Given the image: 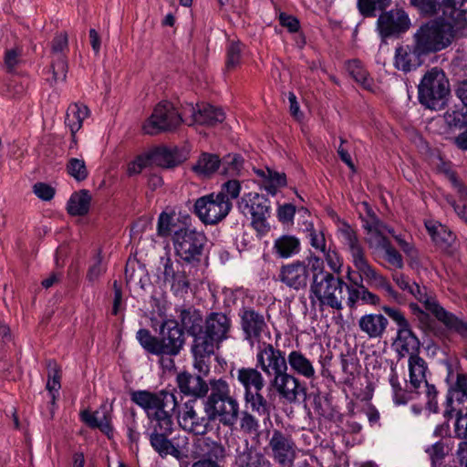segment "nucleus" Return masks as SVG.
Instances as JSON below:
<instances>
[{"mask_svg":"<svg viewBox=\"0 0 467 467\" xmlns=\"http://www.w3.org/2000/svg\"><path fill=\"white\" fill-rule=\"evenodd\" d=\"M184 123L189 126L202 125V126H214L222 123L225 115L224 112L216 107L210 104H197L187 103L183 106Z\"/></svg>","mask_w":467,"mask_h":467,"instance_id":"4468645a","label":"nucleus"},{"mask_svg":"<svg viewBox=\"0 0 467 467\" xmlns=\"http://www.w3.org/2000/svg\"><path fill=\"white\" fill-rule=\"evenodd\" d=\"M430 311L435 317L441 322L448 330L456 333L462 339L467 340V321L460 318L454 314L446 311L442 306H440L438 301L435 299L429 303Z\"/></svg>","mask_w":467,"mask_h":467,"instance_id":"b1692460","label":"nucleus"},{"mask_svg":"<svg viewBox=\"0 0 467 467\" xmlns=\"http://www.w3.org/2000/svg\"><path fill=\"white\" fill-rule=\"evenodd\" d=\"M177 383L182 393L193 397H203L209 389L208 385L200 376L191 375L187 372L180 373L177 376Z\"/></svg>","mask_w":467,"mask_h":467,"instance_id":"2f4dec72","label":"nucleus"},{"mask_svg":"<svg viewBox=\"0 0 467 467\" xmlns=\"http://www.w3.org/2000/svg\"><path fill=\"white\" fill-rule=\"evenodd\" d=\"M348 71L353 77V78L364 88L368 90L372 89L373 81L370 78H368L367 71L363 68L359 61L353 60L348 62Z\"/></svg>","mask_w":467,"mask_h":467,"instance_id":"c03bdc74","label":"nucleus"},{"mask_svg":"<svg viewBox=\"0 0 467 467\" xmlns=\"http://www.w3.org/2000/svg\"><path fill=\"white\" fill-rule=\"evenodd\" d=\"M111 407L107 405H102L100 408L94 411L90 412L88 410H83L80 413V419L83 422L88 425L91 428H98L102 432L109 436L112 431V415H111Z\"/></svg>","mask_w":467,"mask_h":467,"instance_id":"a878e982","label":"nucleus"},{"mask_svg":"<svg viewBox=\"0 0 467 467\" xmlns=\"http://www.w3.org/2000/svg\"><path fill=\"white\" fill-rule=\"evenodd\" d=\"M236 379L244 391H261L265 387V379L258 368H240L236 370Z\"/></svg>","mask_w":467,"mask_h":467,"instance_id":"c9c22d12","label":"nucleus"},{"mask_svg":"<svg viewBox=\"0 0 467 467\" xmlns=\"http://www.w3.org/2000/svg\"><path fill=\"white\" fill-rule=\"evenodd\" d=\"M52 74H53V82H64L67 78V63L66 59L59 55L52 63Z\"/></svg>","mask_w":467,"mask_h":467,"instance_id":"13d9d810","label":"nucleus"},{"mask_svg":"<svg viewBox=\"0 0 467 467\" xmlns=\"http://www.w3.org/2000/svg\"><path fill=\"white\" fill-rule=\"evenodd\" d=\"M231 326V320L226 315L223 313H212L206 318L202 331L221 344L223 340L228 338Z\"/></svg>","mask_w":467,"mask_h":467,"instance_id":"bb28decb","label":"nucleus"},{"mask_svg":"<svg viewBox=\"0 0 467 467\" xmlns=\"http://www.w3.org/2000/svg\"><path fill=\"white\" fill-rule=\"evenodd\" d=\"M393 280L400 289L409 292L417 300L421 302L426 310L430 307L429 303H431V301L436 299L431 294H429L428 289L425 286H420L414 282L410 283V279L402 274H394Z\"/></svg>","mask_w":467,"mask_h":467,"instance_id":"473e14b6","label":"nucleus"},{"mask_svg":"<svg viewBox=\"0 0 467 467\" xmlns=\"http://www.w3.org/2000/svg\"><path fill=\"white\" fill-rule=\"evenodd\" d=\"M286 362L291 370L306 379H316V369L313 362L300 350H292L287 356Z\"/></svg>","mask_w":467,"mask_h":467,"instance_id":"72a5a7b5","label":"nucleus"},{"mask_svg":"<svg viewBox=\"0 0 467 467\" xmlns=\"http://www.w3.org/2000/svg\"><path fill=\"white\" fill-rule=\"evenodd\" d=\"M210 394L204 404L205 413L210 420H218L221 424L232 427L240 412L238 400L232 395L231 387L223 379H211Z\"/></svg>","mask_w":467,"mask_h":467,"instance_id":"f03ea898","label":"nucleus"},{"mask_svg":"<svg viewBox=\"0 0 467 467\" xmlns=\"http://www.w3.org/2000/svg\"><path fill=\"white\" fill-rule=\"evenodd\" d=\"M150 163L152 162L150 153L139 155L128 163L127 172L130 176L137 175Z\"/></svg>","mask_w":467,"mask_h":467,"instance_id":"5fc2aeb1","label":"nucleus"},{"mask_svg":"<svg viewBox=\"0 0 467 467\" xmlns=\"http://www.w3.org/2000/svg\"><path fill=\"white\" fill-rule=\"evenodd\" d=\"M244 400L253 411L257 412L259 415L266 414L267 417L269 416L267 401L261 394V391H244Z\"/></svg>","mask_w":467,"mask_h":467,"instance_id":"37998d69","label":"nucleus"},{"mask_svg":"<svg viewBox=\"0 0 467 467\" xmlns=\"http://www.w3.org/2000/svg\"><path fill=\"white\" fill-rule=\"evenodd\" d=\"M241 192V184L237 180H229L222 185L221 191L218 193H223V197L236 199Z\"/></svg>","mask_w":467,"mask_h":467,"instance_id":"69168bd1","label":"nucleus"},{"mask_svg":"<svg viewBox=\"0 0 467 467\" xmlns=\"http://www.w3.org/2000/svg\"><path fill=\"white\" fill-rule=\"evenodd\" d=\"M89 114L88 108L81 103H74L67 108L65 123L72 135L70 148L77 145L76 133L82 128L83 121L89 117Z\"/></svg>","mask_w":467,"mask_h":467,"instance_id":"7c9ffc66","label":"nucleus"},{"mask_svg":"<svg viewBox=\"0 0 467 467\" xmlns=\"http://www.w3.org/2000/svg\"><path fill=\"white\" fill-rule=\"evenodd\" d=\"M238 208L243 214L251 217L252 224L257 231L267 228L266 220L270 215V202L267 198L257 192L245 193L238 202Z\"/></svg>","mask_w":467,"mask_h":467,"instance_id":"f8f14e48","label":"nucleus"},{"mask_svg":"<svg viewBox=\"0 0 467 467\" xmlns=\"http://www.w3.org/2000/svg\"><path fill=\"white\" fill-rule=\"evenodd\" d=\"M337 237L349 252L351 261L358 272L369 264L357 233L351 225L346 222H338L337 224Z\"/></svg>","mask_w":467,"mask_h":467,"instance_id":"dca6fc26","label":"nucleus"},{"mask_svg":"<svg viewBox=\"0 0 467 467\" xmlns=\"http://www.w3.org/2000/svg\"><path fill=\"white\" fill-rule=\"evenodd\" d=\"M271 456L275 462L283 467L293 465L296 458V445L290 435L275 430L269 440Z\"/></svg>","mask_w":467,"mask_h":467,"instance_id":"2eb2a0df","label":"nucleus"},{"mask_svg":"<svg viewBox=\"0 0 467 467\" xmlns=\"http://www.w3.org/2000/svg\"><path fill=\"white\" fill-rule=\"evenodd\" d=\"M159 425H161V422L151 424L152 431L150 434V445L161 457L171 455L179 459L182 454L181 451L168 439V436L172 432V419H170V426L167 429H161Z\"/></svg>","mask_w":467,"mask_h":467,"instance_id":"412c9836","label":"nucleus"},{"mask_svg":"<svg viewBox=\"0 0 467 467\" xmlns=\"http://www.w3.org/2000/svg\"><path fill=\"white\" fill-rule=\"evenodd\" d=\"M269 387L275 389L281 399L288 402L296 401L299 393L304 392L299 379L287 373V370L271 378Z\"/></svg>","mask_w":467,"mask_h":467,"instance_id":"4be33fe9","label":"nucleus"},{"mask_svg":"<svg viewBox=\"0 0 467 467\" xmlns=\"http://www.w3.org/2000/svg\"><path fill=\"white\" fill-rule=\"evenodd\" d=\"M232 209V202L223 193H210L198 198L194 213L204 224H216L224 219Z\"/></svg>","mask_w":467,"mask_h":467,"instance_id":"9d476101","label":"nucleus"},{"mask_svg":"<svg viewBox=\"0 0 467 467\" xmlns=\"http://www.w3.org/2000/svg\"><path fill=\"white\" fill-rule=\"evenodd\" d=\"M425 451L430 457L431 465L442 464L447 454L446 447L441 441H437L434 444L428 446L425 449Z\"/></svg>","mask_w":467,"mask_h":467,"instance_id":"4d7b16f0","label":"nucleus"},{"mask_svg":"<svg viewBox=\"0 0 467 467\" xmlns=\"http://www.w3.org/2000/svg\"><path fill=\"white\" fill-rule=\"evenodd\" d=\"M391 390H392V399L396 405H404L406 404L410 399L411 394L413 392H410V390L407 388V389H404L401 387V384L399 380V376L396 371L395 368H391L389 379Z\"/></svg>","mask_w":467,"mask_h":467,"instance_id":"a19ab883","label":"nucleus"},{"mask_svg":"<svg viewBox=\"0 0 467 467\" xmlns=\"http://www.w3.org/2000/svg\"><path fill=\"white\" fill-rule=\"evenodd\" d=\"M159 338L160 356H176L184 345L182 329L173 320H166L162 323Z\"/></svg>","mask_w":467,"mask_h":467,"instance_id":"6ab92c4d","label":"nucleus"},{"mask_svg":"<svg viewBox=\"0 0 467 467\" xmlns=\"http://www.w3.org/2000/svg\"><path fill=\"white\" fill-rule=\"evenodd\" d=\"M22 52L18 48L7 49L5 53L4 63L6 70L12 72L21 61Z\"/></svg>","mask_w":467,"mask_h":467,"instance_id":"e2e57ef3","label":"nucleus"},{"mask_svg":"<svg viewBox=\"0 0 467 467\" xmlns=\"http://www.w3.org/2000/svg\"><path fill=\"white\" fill-rule=\"evenodd\" d=\"M425 227L432 241L440 248L446 250L455 240L454 234L444 225L434 220L425 221Z\"/></svg>","mask_w":467,"mask_h":467,"instance_id":"e433bc0d","label":"nucleus"},{"mask_svg":"<svg viewBox=\"0 0 467 467\" xmlns=\"http://www.w3.org/2000/svg\"><path fill=\"white\" fill-rule=\"evenodd\" d=\"M173 215L162 212L158 219L157 232L160 236H169L172 232Z\"/></svg>","mask_w":467,"mask_h":467,"instance_id":"052dcab7","label":"nucleus"},{"mask_svg":"<svg viewBox=\"0 0 467 467\" xmlns=\"http://www.w3.org/2000/svg\"><path fill=\"white\" fill-rule=\"evenodd\" d=\"M255 361L256 368H260L269 378L287 370L285 353L269 343L263 342L258 345Z\"/></svg>","mask_w":467,"mask_h":467,"instance_id":"ddd939ff","label":"nucleus"},{"mask_svg":"<svg viewBox=\"0 0 467 467\" xmlns=\"http://www.w3.org/2000/svg\"><path fill=\"white\" fill-rule=\"evenodd\" d=\"M222 172L227 176H238L244 168V159L238 154H228L221 163Z\"/></svg>","mask_w":467,"mask_h":467,"instance_id":"a18cd8bd","label":"nucleus"},{"mask_svg":"<svg viewBox=\"0 0 467 467\" xmlns=\"http://www.w3.org/2000/svg\"><path fill=\"white\" fill-rule=\"evenodd\" d=\"M366 230V241L371 249L380 251L389 244L387 234H392V230L382 223L374 214L368 213V218L363 222Z\"/></svg>","mask_w":467,"mask_h":467,"instance_id":"5701e85b","label":"nucleus"},{"mask_svg":"<svg viewBox=\"0 0 467 467\" xmlns=\"http://www.w3.org/2000/svg\"><path fill=\"white\" fill-rule=\"evenodd\" d=\"M91 195L88 191L81 190L74 192L67 203V213L73 216H81L88 213Z\"/></svg>","mask_w":467,"mask_h":467,"instance_id":"4c0bfd02","label":"nucleus"},{"mask_svg":"<svg viewBox=\"0 0 467 467\" xmlns=\"http://www.w3.org/2000/svg\"><path fill=\"white\" fill-rule=\"evenodd\" d=\"M409 379L407 388L415 394L424 393L426 404L431 411H437V390L434 385L427 379L428 366L425 360L419 355H411L408 360Z\"/></svg>","mask_w":467,"mask_h":467,"instance_id":"0eeeda50","label":"nucleus"},{"mask_svg":"<svg viewBox=\"0 0 467 467\" xmlns=\"http://www.w3.org/2000/svg\"><path fill=\"white\" fill-rule=\"evenodd\" d=\"M421 53L417 52V47L400 46L396 48L394 66L398 70L410 72L416 69L422 63Z\"/></svg>","mask_w":467,"mask_h":467,"instance_id":"c85d7f7f","label":"nucleus"},{"mask_svg":"<svg viewBox=\"0 0 467 467\" xmlns=\"http://www.w3.org/2000/svg\"><path fill=\"white\" fill-rule=\"evenodd\" d=\"M161 265L162 267L161 274L165 282L170 281L179 272H181L179 270V264H174L170 257H161Z\"/></svg>","mask_w":467,"mask_h":467,"instance_id":"0e129e2a","label":"nucleus"},{"mask_svg":"<svg viewBox=\"0 0 467 467\" xmlns=\"http://www.w3.org/2000/svg\"><path fill=\"white\" fill-rule=\"evenodd\" d=\"M411 26L408 14L402 9L382 13L377 21V28L383 38L404 33Z\"/></svg>","mask_w":467,"mask_h":467,"instance_id":"a211bd4d","label":"nucleus"},{"mask_svg":"<svg viewBox=\"0 0 467 467\" xmlns=\"http://www.w3.org/2000/svg\"><path fill=\"white\" fill-rule=\"evenodd\" d=\"M273 249L277 256L289 258L299 253L300 242L293 235L285 234L275 241Z\"/></svg>","mask_w":467,"mask_h":467,"instance_id":"58836bf2","label":"nucleus"},{"mask_svg":"<svg viewBox=\"0 0 467 467\" xmlns=\"http://www.w3.org/2000/svg\"><path fill=\"white\" fill-rule=\"evenodd\" d=\"M383 311L390 317L398 326L397 338L394 347L400 357L409 355H418L420 349V340L411 331L409 321L403 313L394 307L383 306Z\"/></svg>","mask_w":467,"mask_h":467,"instance_id":"9b49d317","label":"nucleus"},{"mask_svg":"<svg viewBox=\"0 0 467 467\" xmlns=\"http://www.w3.org/2000/svg\"><path fill=\"white\" fill-rule=\"evenodd\" d=\"M358 274L361 279H365L368 283L380 287L386 291L389 296H392L393 298H397V293L390 285V284L387 281L386 278L379 274L370 264H368L365 267L359 270Z\"/></svg>","mask_w":467,"mask_h":467,"instance_id":"ea45409f","label":"nucleus"},{"mask_svg":"<svg viewBox=\"0 0 467 467\" xmlns=\"http://www.w3.org/2000/svg\"><path fill=\"white\" fill-rule=\"evenodd\" d=\"M136 337L140 346L150 354L160 356L159 338L150 335L147 329H140Z\"/></svg>","mask_w":467,"mask_h":467,"instance_id":"49530a36","label":"nucleus"},{"mask_svg":"<svg viewBox=\"0 0 467 467\" xmlns=\"http://www.w3.org/2000/svg\"><path fill=\"white\" fill-rule=\"evenodd\" d=\"M150 155L152 163L163 168L177 166L187 159V152L177 147H159Z\"/></svg>","mask_w":467,"mask_h":467,"instance_id":"cd10ccee","label":"nucleus"},{"mask_svg":"<svg viewBox=\"0 0 467 467\" xmlns=\"http://www.w3.org/2000/svg\"><path fill=\"white\" fill-rule=\"evenodd\" d=\"M208 417H200L194 410L192 402H186L182 412L179 415L178 421L180 426L196 435H202L207 431L209 423Z\"/></svg>","mask_w":467,"mask_h":467,"instance_id":"393cba45","label":"nucleus"},{"mask_svg":"<svg viewBox=\"0 0 467 467\" xmlns=\"http://www.w3.org/2000/svg\"><path fill=\"white\" fill-rule=\"evenodd\" d=\"M243 46L239 42L232 41L227 47L226 67L228 69L236 67L241 62Z\"/></svg>","mask_w":467,"mask_h":467,"instance_id":"864d4df0","label":"nucleus"},{"mask_svg":"<svg viewBox=\"0 0 467 467\" xmlns=\"http://www.w3.org/2000/svg\"><path fill=\"white\" fill-rule=\"evenodd\" d=\"M312 266V280L309 289V299L313 306L320 310L331 308L341 311L343 309V287L345 282L336 277L332 273L325 270L324 262L318 256L309 261Z\"/></svg>","mask_w":467,"mask_h":467,"instance_id":"f257e3e1","label":"nucleus"},{"mask_svg":"<svg viewBox=\"0 0 467 467\" xmlns=\"http://www.w3.org/2000/svg\"><path fill=\"white\" fill-rule=\"evenodd\" d=\"M452 37L450 26L438 21H430L421 25L413 36L417 52L422 55L446 48L451 45Z\"/></svg>","mask_w":467,"mask_h":467,"instance_id":"39448f33","label":"nucleus"},{"mask_svg":"<svg viewBox=\"0 0 467 467\" xmlns=\"http://www.w3.org/2000/svg\"><path fill=\"white\" fill-rule=\"evenodd\" d=\"M308 235L312 247L321 253H325L328 247H327V242L324 234L322 232L312 229L310 230Z\"/></svg>","mask_w":467,"mask_h":467,"instance_id":"338daca9","label":"nucleus"},{"mask_svg":"<svg viewBox=\"0 0 467 467\" xmlns=\"http://www.w3.org/2000/svg\"><path fill=\"white\" fill-rule=\"evenodd\" d=\"M240 317L245 338L251 346H254L255 343L261 344L260 342L264 337H270V331L261 314L247 308L242 311Z\"/></svg>","mask_w":467,"mask_h":467,"instance_id":"aec40b11","label":"nucleus"},{"mask_svg":"<svg viewBox=\"0 0 467 467\" xmlns=\"http://www.w3.org/2000/svg\"><path fill=\"white\" fill-rule=\"evenodd\" d=\"M220 165L221 161L218 156L204 153L199 158L197 163L193 167V170L200 175L209 176L217 171Z\"/></svg>","mask_w":467,"mask_h":467,"instance_id":"79ce46f5","label":"nucleus"},{"mask_svg":"<svg viewBox=\"0 0 467 467\" xmlns=\"http://www.w3.org/2000/svg\"><path fill=\"white\" fill-rule=\"evenodd\" d=\"M418 90L420 102L437 109L450 92L449 81L441 69L433 67L423 76Z\"/></svg>","mask_w":467,"mask_h":467,"instance_id":"423d86ee","label":"nucleus"},{"mask_svg":"<svg viewBox=\"0 0 467 467\" xmlns=\"http://www.w3.org/2000/svg\"><path fill=\"white\" fill-rule=\"evenodd\" d=\"M206 241L203 232L190 227L175 231L172 237L176 255L188 264L200 261Z\"/></svg>","mask_w":467,"mask_h":467,"instance_id":"6e6552de","label":"nucleus"},{"mask_svg":"<svg viewBox=\"0 0 467 467\" xmlns=\"http://www.w3.org/2000/svg\"><path fill=\"white\" fill-rule=\"evenodd\" d=\"M315 256L311 255L305 261L297 260L282 265L278 275L279 280L295 290L305 288L309 278V271L312 272L309 261Z\"/></svg>","mask_w":467,"mask_h":467,"instance_id":"f3484780","label":"nucleus"},{"mask_svg":"<svg viewBox=\"0 0 467 467\" xmlns=\"http://www.w3.org/2000/svg\"><path fill=\"white\" fill-rule=\"evenodd\" d=\"M390 0H358L360 13L365 16H375L376 10H382L389 5Z\"/></svg>","mask_w":467,"mask_h":467,"instance_id":"de8ad7c7","label":"nucleus"},{"mask_svg":"<svg viewBox=\"0 0 467 467\" xmlns=\"http://www.w3.org/2000/svg\"><path fill=\"white\" fill-rule=\"evenodd\" d=\"M389 325L387 317L382 314H365L358 319L360 331L369 338H380Z\"/></svg>","mask_w":467,"mask_h":467,"instance_id":"c756f323","label":"nucleus"},{"mask_svg":"<svg viewBox=\"0 0 467 467\" xmlns=\"http://www.w3.org/2000/svg\"><path fill=\"white\" fill-rule=\"evenodd\" d=\"M410 5L424 16L436 14L441 5V0H410Z\"/></svg>","mask_w":467,"mask_h":467,"instance_id":"6e6d98bb","label":"nucleus"},{"mask_svg":"<svg viewBox=\"0 0 467 467\" xmlns=\"http://www.w3.org/2000/svg\"><path fill=\"white\" fill-rule=\"evenodd\" d=\"M167 283L170 284L171 291L176 296H183L188 292L189 282L184 272H179L174 277H172Z\"/></svg>","mask_w":467,"mask_h":467,"instance_id":"bf43d9fd","label":"nucleus"},{"mask_svg":"<svg viewBox=\"0 0 467 467\" xmlns=\"http://www.w3.org/2000/svg\"><path fill=\"white\" fill-rule=\"evenodd\" d=\"M67 171L78 182L84 181L88 174L84 160L78 158H71L68 161Z\"/></svg>","mask_w":467,"mask_h":467,"instance_id":"09e8293b","label":"nucleus"},{"mask_svg":"<svg viewBox=\"0 0 467 467\" xmlns=\"http://www.w3.org/2000/svg\"><path fill=\"white\" fill-rule=\"evenodd\" d=\"M130 400L140 407L147 414L150 424L161 422L160 428L167 429L172 411L177 407L174 394L168 391L157 393L148 390H136L131 392Z\"/></svg>","mask_w":467,"mask_h":467,"instance_id":"7ed1b4c3","label":"nucleus"},{"mask_svg":"<svg viewBox=\"0 0 467 467\" xmlns=\"http://www.w3.org/2000/svg\"><path fill=\"white\" fill-rule=\"evenodd\" d=\"M181 319L184 328L194 337L192 346L193 366L199 372L205 373L209 369V358L219 348L220 343L200 328L202 317L199 313L184 310L181 314Z\"/></svg>","mask_w":467,"mask_h":467,"instance_id":"20e7f679","label":"nucleus"},{"mask_svg":"<svg viewBox=\"0 0 467 467\" xmlns=\"http://www.w3.org/2000/svg\"><path fill=\"white\" fill-rule=\"evenodd\" d=\"M324 259L334 274L339 275L342 272L343 258L336 248L329 246L325 253H322Z\"/></svg>","mask_w":467,"mask_h":467,"instance_id":"3c124183","label":"nucleus"},{"mask_svg":"<svg viewBox=\"0 0 467 467\" xmlns=\"http://www.w3.org/2000/svg\"><path fill=\"white\" fill-rule=\"evenodd\" d=\"M184 123L183 110L178 111L175 106L167 100L158 103L150 118L143 124L147 134L155 135L162 131H171Z\"/></svg>","mask_w":467,"mask_h":467,"instance_id":"1a4fd4ad","label":"nucleus"},{"mask_svg":"<svg viewBox=\"0 0 467 467\" xmlns=\"http://www.w3.org/2000/svg\"><path fill=\"white\" fill-rule=\"evenodd\" d=\"M33 192L43 201H50L55 195L54 188L44 182H36L33 186Z\"/></svg>","mask_w":467,"mask_h":467,"instance_id":"774afa93","label":"nucleus"},{"mask_svg":"<svg viewBox=\"0 0 467 467\" xmlns=\"http://www.w3.org/2000/svg\"><path fill=\"white\" fill-rule=\"evenodd\" d=\"M444 118L450 127L462 128L467 125V109L463 106L461 109L447 111Z\"/></svg>","mask_w":467,"mask_h":467,"instance_id":"603ef678","label":"nucleus"},{"mask_svg":"<svg viewBox=\"0 0 467 467\" xmlns=\"http://www.w3.org/2000/svg\"><path fill=\"white\" fill-rule=\"evenodd\" d=\"M261 186L271 195H275L279 188L286 185V177L283 172H278L269 168L254 169Z\"/></svg>","mask_w":467,"mask_h":467,"instance_id":"f704fd0d","label":"nucleus"},{"mask_svg":"<svg viewBox=\"0 0 467 467\" xmlns=\"http://www.w3.org/2000/svg\"><path fill=\"white\" fill-rule=\"evenodd\" d=\"M239 424L241 431L245 434L256 435L258 433L260 427L259 420L246 410L242 412Z\"/></svg>","mask_w":467,"mask_h":467,"instance_id":"8fccbe9b","label":"nucleus"},{"mask_svg":"<svg viewBox=\"0 0 467 467\" xmlns=\"http://www.w3.org/2000/svg\"><path fill=\"white\" fill-rule=\"evenodd\" d=\"M466 1H464L461 5H452L446 3L443 0V3L446 6H450L453 8L452 18L454 20V26L459 30H462L463 32H467V10H456L457 7H461Z\"/></svg>","mask_w":467,"mask_h":467,"instance_id":"680f3d73","label":"nucleus"}]
</instances>
